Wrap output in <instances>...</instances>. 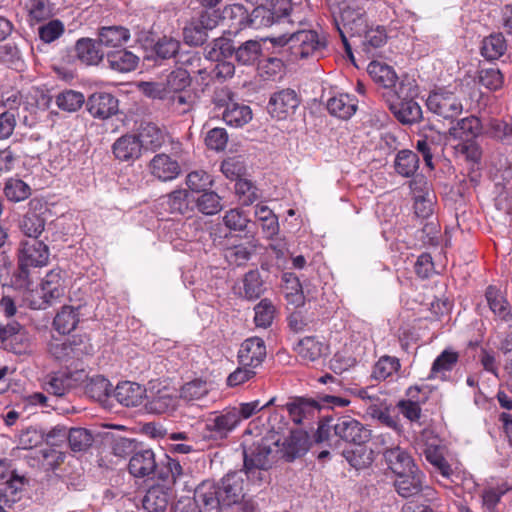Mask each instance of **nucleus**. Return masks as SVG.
<instances>
[{
  "label": "nucleus",
  "instance_id": "1",
  "mask_svg": "<svg viewBox=\"0 0 512 512\" xmlns=\"http://www.w3.org/2000/svg\"><path fill=\"white\" fill-rule=\"evenodd\" d=\"M268 432L249 448L244 449L245 475L260 479V470L269 469L279 458L280 441L287 429L288 422L279 412H273L268 418Z\"/></svg>",
  "mask_w": 512,
  "mask_h": 512
},
{
  "label": "nucleus",
  "instance_id": "2",
  "mask_svg": "<svg viewBox=\"0 0 512 512\" xmlns=\"http://www.w3.org/2000/svg\"><path fill=\"white\" fill-rule=\"evenodd\" d=\"M242 471L227 473L219 483L204 481L194 489V500L200 512H220L245 497Z\"/></svg>",
  "mask_w": 512,
  "mask_h": 512
},
{
  "label": "nucleus",
  "instance_id": "3",
  "mask_svg": "<svg viewBox=\"0 0 512 512\" xmlns=\"http://www.w3.org/2000/svg\"><path fill=\"white\" fill-rule=\"evenodd\" d=\"M273 45L286 49L291 55V60L311 59L319 60L328 51V43L324 34L312 29H301L289 34H283L269 38Z\"/></svg>",
  "mask_w": 512,
  "mask_h": 512
},
{
  "label": "nucleus",
  "instance_id": "4",
  "mask_svg": "<svg viewBox=\"0 0 512 512\" xmlns=\"http://www.w3.org/2000/svg\"><path fill=\"white\" fill-rule=\"evenodd\" d=\"M333 436L356 446L364 445L371 438V431L357 419L344 415L339 417H324L318 423L314 435L315 442L329 441Z\"/></svg>",
  "mask_w": 512,
  "mask_h": 512
},
{
  "label": "nucleus",
  "instance_id": "5",
  "mask_svg": "<svg viewBox=\"0 0 512 512\" xmlns=\"http://www.w3.org/2000/svg\"><path fill=\"white\" fill-rule=\"evenodd\" d=\"M223 21L228 27L227 33L236 36L246 28L260 29L274 24V14L266 7H254L251 13L241 4H233L223 11Z\"/></svg>",
  "mask_w": 512,
  "mask_h": 512
},
{
  "label": "nucleus",
  "instance_id": "6",
  "mask_svg": "<svg viewBox=\"0 0 512 512\" xmlns=\"http://www.w3.org/2000/svg\"><path fill=\"white\" fill-rule=\"evenodd\" d=\"M334 20L345 52L350 59H353L352 48L348 42L347 35L361 37L365 29L368 28L365 8L361 3L349 0L339 9V16L335 17Z\"/></svg>",
  "mask_w": 512,
  "mask_h": 512
},
{
  "label": "nucleus",
  "instance_id": "7",
  "mask_svg": "<svg viewBox=\"0 0 512 512\" xmlns=\"http://www.w3.org/2000/svg\"><path fill=\"white\" fill-rule=\"evenodd\" d=\"M49 355L59 363L72 365L85 355L93 353V345L86 335H74L69 338H53L48 343Z\"/></svg>",
  "mask_w": 512,
  "mask_h": 512
},
{
  "label": "nucleus",
  "instance_id": "8",
  "mask_svg": "<svg viewBox=\"0 0 512 512\" xmlns=\"http://www.w3.org/2000/svg\"><path fill=\"white\" fill-rule=\"evenodd\" d=\"M416 95L410 83L401 82L395 90L396 99L389 103L390 111L403 125L418 123L423 118L422 108L414 99Z\"/></svg>",
  "mask_w": 512,
  "mask_h": 512
},
{
  "label": "nucleus",
  "instance_id": "9",
  "mask_svg": "<svg viewBox=\"0 0 512 512\" xmlns=\"http://www.w3.org/2000/svg\"><path fill=\"white\" fill-rule=\"evenodd\" d=\"M212 102L215 109L222 110V119L233 127H242L252 119V110L248 105L234 99V93L228 88L215 91Z\"/></svg>",
  "mask_w": 512,
  "mask_h": 512
},
{
  "label": "nucleus",
  "instance_id": "10",
  "mask_svg": "<svg viewBox=\"0 0 512 512\" xmlns=\"http://www.w3.org/2000/svg\"><path fill=\"white\" fill-rule=\"evenodd\" d=\"M428 110L436 116L453 121L463 112L461 98L447 87L434 89L426 100Z\"/></svg>",
  "mask_w": 512,
  "mask_h": 512
},
{
  "label": "nucleus",
  "instance_id": "11",
  "mask_svg": "<svg viewBox=\"0 0 512 512\" xmlns=\"http://www.w3.org/2000/svg\"><path fill=\"white\" fill-rule=\"evenodd\" d=\"M157 478L162 481L161 485H166L172 489L173 486H182L183 490H192L193 485L190 483L192 476L189 467L181 464V462L165 455L160 461L157 469Z\"/></svg>",
  "mask_w": 512,
  "mask_h": 512
},
{
  "label": "nucleus",
  "instance_id": "12",
  "mask_svg": "<svg viewBox=\"0 0 512 512\" xmlns=\"http://www.w3.org/2000/svg\"><path fill=\"white\" fill-rule=\"evenodd\" d=\"M49 208L39 199L33 198L28 203V211L20 221V229L29 239H37L45 229Z\"/></svg>",
  "mask_w": 512,
  "mask_h": 512
},
{
  "label": "nucleus",
  "instance_id": "13",
  "mask_svg": "<svg viewBox=\"0 0 512 512\" xmlns=\"http://www.w3.org/2000/svg\"><path fill=\"white\" fill-rule=\"evenodd\" d=\"M49 247L37 239H27L20 242L18 261L22 266L40 268L49 262Z\"/></svg>",
  "mask_w": 512,
  "mask_h": 512
},
{
  "label": "nucleus",
  "instance_id": "14",
  "mask_svg": "<svg viewBox=\"0 0 512 512\" xmlns=\"http://www.w3.org/2000/svg\"><path fill=\"white\" fill-rule=\"evenodd\" d=\"M240 422L237 408H226L221 412H213L205 421V429L214 438H224L233 431Z\"/></svg>",
  "mask_w": 512,
  "mask_h": 512
},
{
  "label": "nucleus",
  "instance_id": "15",
  "mask_svg": "<svg viewBox=\"0 0 512 512\" xmlns=\"http://www.w3.org/2000/svg\"><path fill=\"white\" fill-rule=\"evenodd\" d=\"M299 104L300 99L295 90L286 88L271 95L267 109L273 118L282 120L293 114Z\"/></svg>",
  "mask_w": 512,
  "mask_h": 512
},
{
  "label": "nucleus",
  "instance_id": "16",
  "mask_svg": "<svg viewBox=\"0 0 512 512\" xmlns=\"http://www.w3.org/2000/svg\"><path fill=\"white\" fill-rule=\"evenodd\" d=\"M283 408L288 411L291 420L299 425L317 416L320 411V402L311 398L294 397L283 405Z\"/></svg>",
  "mask_w": 512,
  "mask_h": 512
},
{
  "label": "nucleus",
  "instance_id": "17",
  "mask_svg": "<svg viewBox=\"0 0 512 512\" xmlns=\"http://www.w3.org/2000/svg\"><path fill=\"white\" fill-rule=\"evenodd\" d=\"M172 499L173 491L170 487L153 484L142 498V507L146 512H167Z\"/></svg>",
  "mask_w": 512,
  "mask_h": 512
},
{
  "label": "nucleus",
  "instance_id": "18",
  "mask_svg": "<svg viewBox=\"0 0 512 512\" xmlns=\"http://www.w3.org/2000/svg\"><path fill=\"white\" fill-rule=\"evenodd\" d=\"M143 140L136 134H125L112 145L114 157L121 162H134L142 154Z\"/></svg>",
  "mask_w": 512,
  "mask_h": 512
},
{
  "label": "nucleus",
  "instance_id": "19",
  "mask_svg": "<svg viewBox=\"0 0 512 512\" xmlns=\"http://www.w3.org/2000/svg\"><path fill=\"white\" fill-rule=\"evenodd\" d=\"M237 357L240 365L257 368L266 357L264 340L259 337L246 339L241 344Z\"/></svg>",
  "mask_w": 512,
  "mask_h": 512
},
{
  "label": "nucleus",
  "instance_id": "20",
  "mask_svg": "<svg viewBox=\"0 0 512 512\" xmlns=\"http://www.w3.org/2000/svg\"><path fill=\"white\" fill-rule=\"evenodd\" d=\"M159 464L152 449H140L133 453L129 460V473L136 478H145L157 474Z\"/></svg>",
  "mask_w": 512,
  "mask_h": 512
},
{
  "label": "nucleus",
  "instance_id": "21",
  "mask_svg": "<svg viewBox=\"0 0 512 512\" xmlns=\"http://www.w3.org/2000/svg\"><path fill=\"white\" fill-rule=\"evenodd\" d=\"M414 197V211L417 217L427 219L433 213V195L428 189L424 177L415 179L410 184Z\"/></svg>",
  "mask_w": 512,
  "mask_h": 512
},
{
  "label": "nucleus",
  "instance_id": "22",
  "mask_svg": "<svg viewBox=\"0 0 512 512\" xmlns=\"http://www.w3.org/2000/svg\"><path fill=\"white\" fill-rule=\"evenodd\" d=\"M88 112L95 118L107 119L118 111V100L110 93L96 92L86 102Z\"/></svg>",
  "mask_w": 512,
  "mask_h": 512
},
{
  "label": "nucleus",
  "instance_id": "23",
  "mask_svg": "<svg viewBox=\"0 0 512 512\" xmlns=\"http://www.w3.org/2000/svg\"><path fill=\"white\" fill-rule=\"evenodd\" d=\"M307 450L308 435L302 430H294L290 432L289 437L280 442L279 458L290 462L305 454Z\"/></svg>",
  "mask_w": 512,
  "mask_h": 512
},
{
  "label": "nucleus",
  "instance_id": "24",
  "mask_svg": "<svg viewBox=\"0 0 512 512\" xmlns=\"http://www.w3.org/2000/svg\"><path fill=\"white\" fill-rule=\"evenodd\" d=\"M424 474L419 469H414L396 475L394 482L397 493L403 498L418 495L423 489Z\"/></svg>",
  "mask_w": 512,
  "mask_h": 512
},
{
  "label": "nucleus",
  "instance_id": "25",
  "mask_svg": "<svg viewBox=\"0 0 512 512\" xmlns=\"http://www.w3.org/2000/svg\"><path fill=\"white\" fill-rule=\"evenodd\" d=\"M151 174L161 181H171L181 172L179 163L167 154H157L150 161Z\"/></svg>",
  "mask_w": 512,
  "mask_h": 512
},
{
  "label": "nucleus",
  "instance_id": "26",
  "mask_svg": "<svg viewBox=\"0 0 512 512\" xmlns=\"http://www.w3.org/2000/svg\"><path fill=\"white\" fill-rule=\"evenodd\" d=\"M216 25L207 13H202L198 22H192L183 30V37L186 44L190 46H200L207 40V30Z\"/></svg>",
  "mask_w": 512,
  "mask_h": 512
},
{
  "label": "nucleus",
  "instance_id": "27",
  "mask_svg": "<svg viewBox=\"0 0 512 512\" xmlns=\"http://www.w3.org/2000/svg\"><path fill=\"white\" fill-rule=\"evenodd\" d=\"M41 294L46 304H52L65 294V285L60 269L49 271L41 283Z\"/></svg>",
  "mask_w": 512,
  "mask_h": 512
},
{
  "label": "nucleus",
  "instance_id": "28",
  "mask_svg": "<svg viewBox=\"0 0 512 512\" xmlns=\"http://www.w3.org/2000/svg\"><path fill=\"white\" fill-rule=\"evenodd\" d=\"M384 459L388 467L397 475L414 469H418L414 464L411 455L399 446L386 448L383 451Z\"/></svg>",
  "mask_w": 512,
  "mask_h": 512
},
{
  "label": "nucleus",
  "instance_id": "29",
  "mask_svg": "<svg viewBox=\"0 0 512 512\" xmlns=\"http://www.w3.org/2000/svg\"><path fill=\"white\" fill-rule=\"evenodd\" d=\"M145 388L140 384L130 381L119 383L114 389L115 399L127 407H135L142 403L145 396Z\"/></svg>",
  "mask_w": 512,
  "mask_h": 512
},
{
  "label": "nucleus",
  "instance_id": "30",
  "mask_svg": "<svg viewBox=\"0 0 512 512\" xmlns=\"http://www.w3.org/2000/svg\"><path fill=\"white\" fill-rule=\"evenodd\" d=\"M485 297L494 315L499 320L506 323L508 327H512L511 307L502 292L494 286H489L486 290Z\"/></svg>",
  "mask_w": 512,
  "mask_h": 512
},
{
  "label": "nucleus",
  "instance_id": "31",
  "mask_svg": "<svg viewBox=\"0 0 512 512\" xmlns=\"http://www.w3.org/2000/svg\"><path fill=\"white\" fill-rule=\"evenodd\" d=\"M483 130L481 120L476 116H468L457 121L449 128V134L463 142L474 141Z\"/></svg>",
  "mask_w": 512,
  "mask_h": 512
},
{
  "label": "nucleus",
  "instance_id": "32",
  "mask_svg": "<svg viewBox=\"0 0 512 512\" xmlns=\"http://www.w3.org/2000/svg\"><path fill=\"white\" fill-rule=\"evenodd\" d=\"M98 40L80 38L75 44L77 58L86 65H98L104 58Z\"/></svg>",
  "mask_w": 512,
  "mask_h": 512
},
{
  "label": "nucleus",
  "instance_id": "33",
  "mask_svg": "<svg viewBox=\"0 0 512 512\" xmlns=\"http://www.w3.org/2000/svg\"><path fill=\"white\" fill-rule=\"evenodd\" d=\"M109 67L117 72L125 73L134 70L139 57L126 49L112 50L106 54Z\"/></svg>",
  "mask_w": 512,
  "mask_h": 512
},
{
  "label": "nucleus",
  "instance_id": "34",
  "mask_svg": "<svg viewBox=\"0 0 512 512\" xmlns=\"http://www.w3.org/2000/svg\"><path fill=\"white\" fill-rule=\"evenodd\" d=\"M327 109L331 115L341 119H348L355 113L357 101L348 94H339L328 100Z\"/></svg>",
  "mask_w": 512,
  "mask_h": 512
},
{
  "label": "nucleus",
  "instance_id": "35",
  "mask_svg": "<svg viewBox=\"0 0 512 512\" xmlns=\"http://www.w3.org/2000/svg\"><path fill=\"white\" fill-rule=\"evenodd\" d=\"M129 39V30L122 26L102 27L98 33L99 44L108 48L122 47Z\"/></svg>",
  "mask_w": 512,
  "mask_h": 512
},
{
  "label": "nucleus",
  "instance_id": "36",
  "mask_svg": "<svg viewBox=\"0 0 512 512\" xmlns=\"http://www.w3.org/2000/svg\"><path fill=\"white\" fill-rule=\"evenodd\" d=\"M80 306H63L53 320L54 328L62 334L73 331L80 321Z\"/></svg>",
  "mask_w": 512,
  "mask_h": 512
},
{
  "label": "nucleus",
  "instance_id": "37",
  "mask_svg": "<svg viewBox=\"0 0 512 512\" xmlns=\"http://www.w3.org/2000/svg\"><path fill=\"white\" fill-rule=\"evenodd\" d=\"M367 70L375 83L383 86L384 88L396 87L398 77L391 66L381 62L372 61L368 65Z\"/></svg>",
  "mask_w": 512,
  "mask_h": 512
},
{
  "label": "nucleus",
  "instance_id": "38",
  "mask_svg": "<svg viewBox=\"0 0 512 512\" xmlns=\"http://www.w3.org/2000/svg\"><path fill=\"white\" fill-rule=\"evenodd\" d=\"M506 50L507 42L502 33H492L482 41L481 54L487 60H498Z\"/></svg>",
  "mask_w": 512,
  "mask_h": 512
},
{
  "label": "nucleus",
  "instance_id": "39",
  "mask_svg": "<svg viewBox=\"0 0 512 512\" xmlns=\"http://www.w3.org/2000/svg\"><path fill=\"white\" fill-rule=\"evenodd\" d=\"M458 361V354L451 350H444L433 362L428 379L445 380Z\"/></svg>",
  "mask_w": 512,
  "mask_h": 512
},
{
  "label": "nucleus",
  "instance_id": "40",
  "mask_svg": "<svg viewBox=\"0 0 512 512\" xmlns=\"http://www.w3.org/2000/svg\"><path fill=\"white\" fill-rule=\"evenodd\" d=\"M235 55L232 41L226 37H219L205 48V57L211 61L227 60Z\"/></svg>",
  "mask_w": 512,
  "mask_h": 512
},
{
  "label": "nucleus",
  "instance_id": "41",
  "mask_svg": "<svg viewBox=\"0 0 512 512\" xmlns=\"http://www.w3.org/2000/svg\"><path fill=\"white\" fill-rule=\"evenodd\" d=\"M395 170L403 177H411L419 168V157L411 150H401L394 161Z\"/></svg>",
  "mask_w": 512,
  "mask_h": 512
},
{
  "label": "nucleus",
  "instance_id": "42",
  "mask_svg": "<svg viewBox=\"0 0 512 512\" xmlns=\"http://www.w3.org/2000/svg\"><path fill=\"white\" fill-rule=\"evenodd\" d=\"M295 350L304 361L314 362L324 354L325 346L322 342L309 336L301 339Z\"/></svg>",
  "mask_w": 512,
  "mask_h": 512
},
{
  "label": "nucleus",
  "instance_id": "43",
  "mask_svg": "<svg viewBox=\"0 0 512 512\" xmlns=\"http://www.w3.org/2000/svg\"><path fill=\"white\" fill-rule=\"evenodd\" d=\"M400 368L401 364L397 357L384 355L374 364L371 377L383 381L397 373Z\"/></svg>",
  "mask_w": 512,
  "mask_h": 512
},
{
  "label": "nucleus",
  "instance_id": "44",
  "mask_svg": "<svg viewBox=\"0 0 512 512\" xmlns=\"http://www.w3.org/2000/svg\"><path fill=\"white\" fill-rule=\"evenodd\" d=\"M262 54V45L257 40H248L235 48V59L242 65H253Z\"/></svg>",
  "mask_w": 512,
  "mask_h": 512
},
{
  "label": "nucleus",
  "instance_id": "45",
  "mask_svg": "<svg viewBox=\"0 0 512 512\" xmlns=\"http://www.w3.org/2000/svg\"><path fill=\"white\" fill-rule=\"evenodd\" d=\"M162 82L166 88L167 94L171 95L173 93L185 91L191 84V78L187 70L177 68L171 71L165 80H162Z\"/></svg>",
  "mask_w": 512,
  "mask_h": 512
},
{
  "label": "nucleus",
  "instance_id": "46",
  "mask_svg": "<svg viewBox=\"0 0 512 512\" xmlns=\"http://www.w3.org/2000/svg\"><path fill=\"white\" fill-rule=\"evenodd\" d=\"M277 310L274 303L264 298L254 307V323L256 327L268 328L272 325Z\"/></svg>",
  "mask_w": 512,
  "mask_h": 512
},
{
  "label": "nucleus",
  "instance_id": "47",
  "mask_svg": "<svg viewBox=\"0 0 512 512\" xmlns=\"http://www.w3.org/2000/svg\"><path fill=\"white\" fill-rule=\"evenodd\" d=\"M72 387V378L64 371L54 372L47 376L45 388L55 396H63Z\"/></svg>",
  "mask_w": 512,
  "mask_h": 512
},
{
  "label": "nucleus",
  "instance_id": "48",
  "mask_svg": "<svg viewBox=\"0 0 512 512\" xmlns=\"http://www.w3.org/2000/svg\"><path fill=\"white\" fill-rule=\"evenodd\" d=\"M188 192L184 189L172 191L161 198V205L172 214H185L188 210Z\"/></svg>",
  "mask_w": 512,
  "mask_h": 512
},
{
  "label": "nucleus",
  "instance_id": "49",
  "mask_svg": "<svg viewBox=\"0 0 512 512\" xmlns=\"http://www.w3.org/2000/svg\"><path fill=\"white\" fill-rule=\"evenodd\" d=\"M265 291L264 281L258 270L247 272L243 278V293L248 300L258 299Z\"/></svg>",
  "mask_w": 512,
  "mask_h": 512
},
{
  "label": "nucleus",
  "instance_id": "50",
  "mask_svg": "<svg viewBox=\"0 0 512 512\" xmlns=\"http://www.w3.org/2000/svg\"><path fill=\"white\" fill-rule=\"evenodd\" d=\"M342 456L355 469L360 470L369 467L373 462L372 450L361 446L343 450Z\"/></svg>",
  "mask_w": 512,
  "mask_h": 512
},
{
  "label": "nucleus",
  "instance_id": "51",
  "mask_svg": "<svg viewBox=\"0 0 512 512\" xmlns=\"http://www.w3.org/2000/svg\"><path fill=\"white\" fill-rule=\"evenodd\" d=\"M85 103L84 95L75 90H64L56 96V105L65 112H76Z\"/></svg>",
  "mask_w": 512,
  "mask_h": 512
},
{
  "label": "nucleus",
  "instance_id": "52",
  "mask_svg": "<svg viewBox=\"0 0 512 512\" xmlns=\"http://www.w3.org/2000/svg\"><path fill=\"white\" fill-rule=\"evenodd\" d=\"M4 194L11 202H21L31 195L30 186L18 178H9L4 186Z\"/></svg>",
  "mask_w": 512,
  "mask_h": 512
},
{
  "label": "nucleus",
  "instance_id": "53",
  "mask_svg": "<svg viewBox=\"0 0 512 512\" xmlns=\"http://www.w3.org/2000/svg\"><path fill=\"white\" fill-rule=\"evenodd\" d=\"M255 216L262 223V230L266 237L272 238L279 232L278 218L265 205H257L255 209Z\"/></svg>",
  "mask_w": 512,
  "mask_h": 512
},
{
  "label": "nucleus",
  "instance_id": "54",
  "mask_svg": "<svg viewBox=\"0 0 512 512\" xmlns=\"http://www.w3.org/2000/svg\"><path fill=\"white\" fill-rule=\"evenodd\" d=\"M211 385L205 380L194 379L185 383L180 390V396L186 401H197L204 398L210 391Z\"/></svg>",
  "mask_w": 512,
  "mask_h": 512
},
{
  "label": "nucleus",
  "instance_id": "55",
  "mask_svg": "<svg viewBox=\"0 0 512 512\" xmlns=\"http://www.w3.org/2000/svg\"><path fill=\"white\" fill-rule=\"evenodd\" d=\"M486 133L489 137L501 142L502 144L512 146L511 124L500 119H492L488 123Z\"/></svg>",
  "mask_w": 512,
  "mask_h": 512
},
{
  "label": "nucleus",
  "instance_id": "56",
  "mask_svg": "<svg viewBox=\"0 0 512 512\" xmlns=\"http://www.w3.org/2000/svg\"><path fill=\"white\" fill-rule=\"evenodd\" d=\"M284 290L289 302L296 306L304 304V295L298 277L292 273L283 275Z\"/></svg>",
  "mask_w": 512,
  "mask_h": 512
},
{
  "label": "nucleus",
  "instance_id": "57",
  "mask_svg": "<svg viewBox=\"0 0 512 512\" xmlns=\"http://www.w3.org/2000/svg\"><path fill=\"white\" fill-rule=\"evenodd\" d=\"M165 105L179 115L186 114L193 107V96L186 90L173 93L168 95Z\"/></svg>",
  "mask_w": 512,
  "mask_h": 512
},
{
  "label": "nucleus",
  "instance_id": "58",
  "mask_svg": "<svg viewBox=\"0 0 512 512\" xmlns=\"http://www.w3.org/2000/svg\"><path fill=\"white\" fill-rule=\"evenodd\" d=\"M198 210L205 215H214L221 211V197L213 191H204L196 200Z\"/></svg>",
  "mask_w": 512,
  "mask_h": 512
},
{
  "label": "nucleus",
  "instance_id": "59",
  "mask_svg": "<svg viewBox=\"0 0 512 512\" xmlns=\"http://www.w3.org/2000/svg\"><path fill=\"white\" fill-rule=\"evenodd\" d=\"M68 443L74 452L86 451L93 443V436L85 428H72L68 433Z\"/></svg>",
  "mask_w": 512,
  "mask_h": 512
},
{
  "label": "nucleus",
  "instance_id": "60",
  "mask_svg": "<svg viewBox=\"0 0 512 512\" xmlns=\"http://www.w3.org/2000/svg\"><path fill=\"white\" fill-rule=\"evenodd\" d=\"M111 383L103 376H96L87 383L85 392L91 398L102 401L110 395Z\"/></svg>",
  "mask_w": 512,
  "mask_h": 512
},
{
  "label": "nucleus",
  "instance_id": "61",
  "mask_svg": "<svg viewBox=\"0 0 512 512\" xmlns=\"http://www.w3.org/2000/svg\"><path fill=\"white\" fill-rule=\"evenodd\" d=\"M363 40L362 46L363 50L367 54L373 53V50L382 47L387 40V36L385 30L382 27H377L375 29H365L362 33Z\"/></svg>",
  "mask_w": 512,
  "mask_h": 512
},
{
  "label": "nucleus",
  "instance_id": "62",
  "mask_svg": "<svg viewBox=\"0 0 512 512\" xmlns=\"http://www.w3.org/2000/svg\"><path fill=\"white\" fill-rule=\"evenodd\" d=\"M180 46L181 44L177 39L163 36L155 43L153 50L157 58L170 59L177 56Z\"/></svg>",
  "mask_w": 512,
  "mask_h": 512
},
{
  "label": "nucleus",
  "instance_id": "63",
  "mask_svg": "<svg viewBox=\"0 0 512 512\" xmlns=\"http://www.w3.org/2000/svg\"><path fill=\"white\" fill-rule=\"evenodd\" d=\"M0 482L6 484L4 492L15 493L23 484V478L15 474L7 460H0Z\"/></svg>",
  "mask_w": 512,
  "mask_h": 512
},
{
  "label": "nucleus",
  "instance_id": "64",
  "mask_svg": "<svg viewBox=\"0 0 512 512\" xmlns=\"http://www.w3.org/2000/svg\"><path fill=\"white\" fill-rule=\"evenodd\" d=\"M426 460L434 466V468L440 472L444 477L451 475V466L442 455L440 449L436 446H428L424 450Z\"/></svg>",
  "mask_w": 512,
  "mask_h": 512
}]
</instances>
